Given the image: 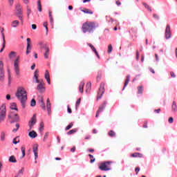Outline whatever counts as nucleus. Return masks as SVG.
Here are the masks:
<instances>
[{"instance_id": "obj_1", "label": "nucleus", "mask_w": 177, "mask_h": 177, "mask_svg": "<svg viewBox=\"0 0 177 177\" xmlns=\"http://www.w3.org/2000/svg\"><path fill=\"white\" fill-rule=\"evenodd\" d=\"M15 96L19 102H21L23 109H26V102H27V91L24 88L19 87L18 88Z\"/></svg>"}, {"instance_id": "obj_2", "label": "nucleus", "mask_w": 177, "mask_h": 177, "mask_svg": "<svg viewBox=\"0 0 177 177\" xmlns=\"http://www.w3.org/2000/svg\"><path fill=\"white\" fill-rule=\"evenodd\" d=\"M113 162L106 161L100 163L99 169L100 171H110L111 169V167L110 166Z\"/></svg>"}, {"instance_id": "obj_3", "label": "nucleus", "mask_w": 177, "mask_h": 177, "mask_svg": "<svg viewBox=\"0 0 177 177\" xmlns=\"http://www.w3.org/2000/svg\"><path fill=\"white\" fill-rule=\"evenodd\" d=\"M6 118V104H3L0 106V124L2 121H5Z\"/></svg>"}, {"instance_id": "obj_4", "label": "nucleus", "mask_w": 177, "mask_h": 177, "mask_svg": "<svg viewBox=\"0 0 177 177\" xmlns=\"http://www.w3.org/2000/svg\"><path fill=\"white\" fill-rule=\"evenodd\" d=\"M8 120H11V121H10V124L19 122V121H20V118L17 113H13L11 112L10 114H8Z\"/></svg>"}, {"instance_id": "obj_5", "label": "nucleus", "mask_w": 177, "mask_h": 177, "mask_svg": "<svg viewBox=\"0 0 177 177\" xmlns=\"http://www.w3.org/2000/svg\"><path fill=\"white\" fill-rule=\"evenodd\" d=\"M38 85L37 86V91L39 92L40 93H43V92H45V82H44V80L40 79L39 82H36Z\"/></svg>"}, {"instance_id": "obj_6", "label": "nucleus", "mask_w": 177, "mask_h": 177, "mask_svg": "<svg viewBox=\"0 0 177 177\" xmlns=\"http://www.w3.org/2000/svg\"><path fill=\"white\" fill-rule=\"evenodd\" d=\"M104 93V83H101L97 93V100L102 99V96Z\"/></svg>"}, {"instance_id": "obj_7", "label": "nucleus", "mask_w": 177, "mask_h": 177, "mask_svg": "<svg viewBox=\"0 0 177 177\" xmlns=\"http://www.w3.org/2000/svg\"><path fill=\"white\" fill-rule=\"evenodd\" d=\"M19 60H20V57H17V58L14 62V69H15L16 75H19L20 74V69L19 68Z\"/></svg>"}, {"instance_id": "obj_8", "label": "nucleus", "mask_w": 177, "mask_h": 177, "mask_svg": "<svg viewBox=\"0 0 177 177\" xmlns=\"http://www.w3.org/2000/svg\"><path fill=\"white\" fill-rule=\"evenodd\" d=\"M5 80V71H3V62L0 61V81L3 82Z\"/></svg>"}, {"instance_id": "obj_9", "label": "nucleus", "mask_w": 177, "mask_h": 177, "mask_svg": "<svg viewBox=\"0 0 177 177\" xmlns=\"http://www.w3.org/2000/svg\"><path fill=\"white\" fill-rule=\"evenodd\" d=\"M16 10L17 17L19 19V20H21V21H23V17L21 16V15H23V12L21 6L20 4L17 5Z\"/></svg>"}, {"instance_id": "obj_10", "label": "nucleus", "mask_w": 177, "mask_h": 177, "mask_svg": "<svg viewBox=\"0 0 177 177\" xmlns=\"http://www.w3.org/2000/svg\"><path fill=\"white\" fill-rule=\"evenodd\" d=\"M165 37L166 39H169L171 37H172V32H171V26L169 25H167L165 32Z\"/></svg>"}, {"instance_id": "obj_11", "label": "nucleus", "mask_w": 177, "mask_h": 177, "mask_svg": "<svg viewBox=\"0 0 177 177\" xmlns=\"http://www.w3.org/2000/svg\"><path fill=\"white\" fill-rule=\"evenodd\" d=\"M37 124V116L35 115H33L30 121L29 122V129L31 131L32 129V127Z\"/></svg>"}, {"instance_id": "obj_12", "label": "nucleus", "mask_w": 177, "mask_h": 177, "mask_svg": "<svg viewBox=\"0 0 177 177\" xmlns=\"http://www.w3.org/2000/svg\"><path fill=\"white\" fill-rule=\"evenodd\" d=\"M107 104V102H104V103L102 104H101L99 107L98 111H97V113L95 115L96 118H97L99 117V114H100V113H102V111H103V110H104V109H106V105Z\"/></svg>"}, {"instance_id": "obj_13", "label": "nucleus", "mask_w": 177, "mask_h": 177, "mask_svg": "<svg viewBox=\"0 0 177 177\" xmlns=\"http://www.w3.org/2000/svg\"><path fill=\"white\" fill-rule=\"evenodd\" d=\"M99 27V24L95 22H90L89 23V32H93L96 28Z\"/></svg>"}, {"instance_id": "obj_14", "label": "nucleus", "mask_w": 177, "mask_h": 177, "mask_svg": "<svg viewBox=\"0 0 177 177\" xmlns=\"http://www.w3.org/2000/svg\"><path fill=\"white\" fill-rule=\"evenodd\" d=\"M27 41V47H26V55H28V53H30V50H31L32 48H31V39L30 38H27L26 39Z\"/></svg>"}, {"instance_id": "obj_15", "label": "nucleus", "mask_w": 177, "mask_h": 177, "mask_svg": "<svg viewBox=\"0 0 177 177\" xmlns=\"http://www.w3.org/2000/svg\"><path fill=\"white\" fill-rule=\"evenodd\" d=\"M46 107L48 114V115H50V113H52V104H50V100H49V98L47 99Z\"/></svg>"}, {"instance_id": "obj_16", "label": "nucleus", "mask_w": 177, "mask_h": 177, "mask_svg": "<svg viewBox=\"0 0 177 177\" xmlns=\"http://www.w3.org/2000/svg\"><path fill=\"white\" fill-rule=\"evenodd\" d=\"M39 104L41 107L42 110H46V106H45V102H44V97H40L39 98Z\"/></svg>"}, {"instance_id": "obj_17", "label": "nucleus", "mask_w": 177, "mask_h": 177, "mask_svg": "<svg viewBox=\"0 0 177 177\" xmlns=\"http://www.w3.org/2000/svg\"><path fill=\"white\" fill-rule=\"evenodd\" d=\"M82 30L84 33L88 32V31H89V22H86L83 24Z\"/></svg>"}, {"instance_id": "obj_18", "label": "nucleus", "mask_w": 177, "mask_h": 177, "mask_svg": "<svg viewBox=\"0 0 177 177\" xmlns=\"http://www.w3.org/2000/svg\"><path fill=\"white\" fill-rule=\"evenodd\" d=\"M33 153L35 154V160H37L38 158V145L33 146Z\"/></svg>"}, {"instance_id": "obj_19", "label": "nucleus", "mask_w": 177, "mask_h": 177, "mask_svg": "<svg viewBox=\"0 0 177 177\" xmlns=\"http://www.w3.org/2000/svg\"><path fill=\"white\" fill-rule=\"evenodd\" d=\"M44 77L48 85H50V75H49V71L48 70L46 71Z\"/></svg>"}, {"instance_id": "obj_20", "label": "nucleus", "mask_w": 177, "mask_h": 177, "mask_svg": "<svg viewBox=\"0 0 177 177\" xmlns=\"http://www.w3.org/2000/svg\"><path fill=\"white\" fill-rule=\"evenodd\" d=\"M42 48H44L46 50L44 53V58L48 59L49 58V47H48V46H44Z\"/></svg>"}, {"instance_id": "obj_21", "label": "nucleus", "mask_w": 177, "mask_h": 177, "mask_svg": "<svg viewBox=\"0 0 177 177\" xmlns=\"http://www.w3.org/2000/svg\"><path fill=\"white\" fill-rule=\"evenodd\" d=\"M28 136L31 138L32 139H35L37 136H38V134H37V132L35 131L32 130V131L29 132Z\"/></svg>"}, {"instance_id": "obj_22", "label": "nucleus", "mask_w": 177, "mask_h": 177, "mask_svg": "<svg viewBox=\"0 0 177 177\" xmlns=\"http://www.w3.org/2000/svg\"><path fill=\"white\" fill-rule=\"evenodd\" d=\"M3 37V46L1 49L0 50V53H2L3 52V49H5V47L6 46V40H5V35L2 34Z\"/></svg>"}, {"instance_id": "obj_23", "label": "nucleus", "mask_w": 177, "mask_h": 177, "mask_svg": "<svg viewBox=\"0 0 177 177\" xmlns=\"http://www.w3.org/2000/svg\"><path fill=\"white\" fill-rule=\"evenodd\" d=\"M89 46L91 49H92L93 52H94L95 55H96L97 57H98V59H100V55H99V53H97V50H96L95 46H93V45L92 44H89Z\"/></svg>"}, {"instance_id": "obj_24", "label": "nucleus", "mask_w": 177, "mask_h": 177, "mask_svg": "<svg viewBox=\"0 0 177 177\" xmlns=\"http://www.w3.org/2000/svg\"><path fill=\"white\" fill-rule=\"evenodd\" d=\"M39 71L38 69H36V71L34 73V78H35V82H39V80H38V77H39Z\"/></svg>"}, {"instance_id": "obj_25", "label": "nucleus", "mask_w": 177, "mask_h": 177, "mask_svg": "<svg viewBox=\"0 0 177 177\" xmlns=\"http://www.w3.org/2000/svg\"><path fill=\"white\" fill-rule=\"evenodd\" d=\"M130 78H131V76L129 75H128L127 76L126 80L124 82V86L122 88V91H124V89H125V88L127 87V85H128V84H129Z\"/></svg>"}, {"instance_id": "obj_26", "label": "nucleus", "mask_w": 177, "mask_h": 177, "mask_svg": "<svg viewBox=\"0 0 177 177\" xmlns=\"http://www.w3.org/2000/svg\"><path fill=\"white\" fill-rule=\"evenodd\" d=\"M10 109L11 110H16V111H19V109H17V104L15 102H12L10 104Z\"/></svg>"}, {"instance_id": "obj_27", "label": "nucleus", "mask_w": 177, "mask_h": 177, "mask_svg": "<svg viewBox=\"0 0 177 177\" xmlns=\"http://www.w3.org/2000/svg\"><path fill=\"white\" fill-rule=\"evenodd\" d=\"M19 24H20V22H19V21L17 20H15L12 22L11 27H12L13 28H16V27H17Z\"/></svg>"}, {"instance_id": "obj_28", "label": "nucleus", "mask_w": 177, "mask_h": 177, "mask_svg": "<svg viewBox=\"0 0 177 177\" xmlns=\"http://www.w3.org/2000/svg\"><path fill=\"white\" fill-rule=\"evenodd\" d=\"M8 161L10 162H17V160H16L15 156H10Z\"/></svg>"}, {"instance_id": "obj_29", "label": "nucleus", "mask_w": 177, "mask_h": 177, "mask_svg": "<svg viewBox=\"0 0 177 177\" xmlns=\"http://www.w3.org/2000/svg\"><path fill=\"white\" fill-rule=\"evenodd\" d=\"M84 83L82 82L79 86V91L81 93L84 92Z\"/></svg>"}, {"instance_id": "obj_30", "label": "nucleus", "mask_w": 177, "mask_h": 177, "mask_svg": "<svg viewBox=\"0 0 177 177\" xmlns=\"http://www.w3.org/2000/svg\"><path fill=\"white\" fill-rule=\"evenodd\" d=\"M171 109H172V111L175 113V111H176V109H177V106H176V102L174 101L173 102V104L171 105Z\"/></svg>"}, {"instance_id": "obj_31", "label": "nucleus", "mask_w": 177, "mask_h": 177, "mask_svg": "<svg viewBox=\"0 0 177 177\" xmlns=\"http://www.w3.org/2000/svg\"><path fill=\"white\" fill-rule=\"evenodd\" d=\"M37 8L39 12H42V6L41 5V0L37 1Z\"/></svg>"}, {"instance_id": "obj_32", "label": "nucleus", "mask_w": 177, "mask_h": 177, "mask_svg": "<svg viewBox=\"0 0 177 177\" xmlns=\"http://www.w3.org/2000/svg\"><path fill=\"white\" fill-rule=\"evenodd\" d=\"M21 150L22 151V157L21 158H24V157H26V148L24 147H21Z\"/></svg>"}, {"instance_id": "obj_33", "label": "nucleus", "mask_w": 177, "mask_h": 177, "mask_svg": "<svg viewBox=\"0 0 177 177\" xmlns=\"http://www.w3.org/2000/svg\"><path fill=\"white\" fill-rule=\"evenodd\" d=\"M108 135H109V136H111V138H114V136H115V132H114V131H113V130H111L108 133Z\"/></svg>"}, {"instance_id": "obj_34", "label": "nucleus", "mask_w": 177, "mask_h": 177, "mask_svg": "<svg viewBox=\"0 0 177 177\" xmlns=\"http://www.w3.org/2000/svg\"><path fill=\"white\" fill-rule=\"evenodd\" d=\"M142 4H143V6H145V8L147 9V10H149V12H151V8L150 7V6H149V4L146 3H143Z\"/></svg>"}, {"instance_id": "obj_35", "label": "nucleus", "mask_w": 177, "mask_h": 177, "mask_svg": "<svg viewBox=\"0 0 177 177\" xmlns=\"http://www.w3.org/2000/svg\"><path fill=\"white\" fill-rule=\"evenodd\" d=\"M15 128H16V129H14L12 130V132H14L15 133V132H17V131H19V128H20V124L16 123V124H15Z\"/></svg>"}, {"instance_id": "obj_36", "label": "nucleus", "mask_w": 177, "mask_h": 177, "mask_svg": "<svg viewBox=\"0 0 177 177\" xmlns=\"http://www.w3.org/2000/svg\"><path fill=\"white\" fill-rule=\"evenodd\" d=\"M138 93L139 95H142V93H143V86H138Z\"/></svg>"}, {"instance_id": "obj_37", "label": "nucleus", "mask_w": 177, "mask_h": 177, "mask_svg": "<svg viewBox=\"0 0 177 177\" xmlns=\"http://www.w3.org/2000/svg\"><path fill=\"white\" fill-rule=\"evenodd\" d=\"M131 157H134V158L142 157V154L139 153H134L131 154Z\"/></svg>"}, {"instance_id": "obj_38", "label": "nucleus", "mask_w": 177, "mask_h": 177, "mask_svg": "<svg viewBox=\"0 0 177 177\" xmlns=\"http://www.w3.org/2000/svg\"><path fill=\"white\" fill-rule=\"evenodd\" d=\"M80 10H81V12H83V13H89V10L86 8H80Z\"/></svg>"}, {"instance_id": "obj_39", "label": "nucleus", "mask_w": 177, "mask_h": 177, "mask_svg": "<svg viewBox=\"0 0 177 177\" xmlns=\"http://www.w3.org/2000/svg\"><path fill=\"white\" fill-rule=\"evenodd\" d=\"M16 56V53L15 51H12L9 55L8 57H10V59H12V57H15Z\"/></svg>"}, {"instance_id": "obj_40", "label": "nucleus", "mask_w": 177, "mask_h": 177, "mask_svg": "<svg viewBox=\"0 0 177 177\" xmlns=\"http://www.w3.org/2000/svg\"><path fill=\"white\" fill-rule=\"evenodd\" d=\"M73 125H74L73 124V122H71L65 129V131H68L69 129H71V128H73Z\"/></svg>"}, {"instance_id": "obj_41", "label": "nucleus", "mask_w": 177, "mask_h": 177, "mask_svg": "<svg viewBox=\"0 0 177 177\" xmlns=\"http://www.w3.org/2000/svg\"><path fill=\"white\" fill-rule=\"evenodd\" d=\"M44 122H41L40 123V126H39V131L40 132H42V131H44Z\"/></svg>"}, {"instance_id": "obj_42", "label": "nucleus", "mask_w": 177, "mask_h": 177, "mask_svg": "<svg viewBox=\"0 0 177 177\" xmlns=\"http://www.w3.org/2000/svg\"><path fill=\"white\" fill-rule=\"evenodd\" d=\"M36 104H37V102L35 101V99H32V100H31V102H30V106H31L32 107H34V106H35Z\"/></svg>"}, {"instance_id": "obj_43", "label": "nucleus", "mask_w": 177, "mask_h": 177, "mask_svg": "<svg viewBox=\"0 0 177 177\" xmlns=\"http://www.w3.org/2000/svg\"><path fill=\"white\" fill-rule=\"evenodd\" d=\"M43 26H44V27H45V28L46 30V35H48V32L49 31V30L48 29V22H44Z\"/></svg>"}, {"instance_id": "obj_44", "label": "nucleus", "mask_w": 177, "mask_h": 177, "mask_svg": "<svg viewBox=\"0 0 177 177\" xmlns=\"http://www.w3.org/2000/svg\"><path fill=\"white\" fill-rule=\"evenodd\" d=\"M80 104H81V98H79L76 102V110L80 106Z\"/></svg>"}, {"instance_id": "obj_45", "label": "nucleus", "mask_w": 177, "mask_h": 177, "mask_svg": "<svg viewBox=\"0 0 177 177\" xmlns=\"http://www.w3.org/2000/svg\"><path fill=\"white\" fill-rule=\"evenodd\" d=\"M75 132H77V129H72L67 133V135H73V133H75Z\"/></svg>"}, {"instance_id": "obj_46", "label": "nucleus", "mask_w": 177, "mask_h": 177, "mask_svg": "<svg viewBox=\"0 0 177 177\" xmlns=\"http://www.w3.org/2000/svg\"><path fill=\"white\" fill-rule=\"evenodd\" d=\"M18 138L16 137L15 138H14L13 141H12V143H14V145H17L19 143V142H20V140L18 139Z\"/></svg>"}, {"instance_id": "obj_47", "label": "nucleus", "mask_w": 177, "mask_h": 177, "mask_svg": "<svg viewBox=\"0 0 177 177\" xmlns=\"http://www.w3.org/2000/svg\"><path fill=\"white\" fill-rule=\"evenodd\" d=\"M112 51H113V46H111V44H110L108 46V53H111Z\"/></svg>"}, {"instance_id": "obj_48", "label": "nucleus", "mask_w": 177, "mask_h": 177, "mask_svg": "<svg viewBox=\"0 0 177 177\" xmlns=\"http://www.w3.org/2000/svg\"><path fill=\"white\" fill-rule=\"evenodd\" d=\"M89 158H91L90 160V162L93 163V162H95V158H93V155H89Z\"/></svg>"}, {"instance_id": "obj_49", "label": "nucleus", "mask_w": 177, "mask_h": 177, "mask_svg": "<svg viewBox=\"0 0 177 177\" xmlns=\"http://www.w3.org/2000/svg\"><path fill=\"white\" fill-rule=\"evenodd\" d=\"M5 140V133L2 132L1 135V141L3 142Z\"/></svg>"}, {"instance_id": "obj_50", "label": "nucleus", "mask_w": 177, "mask_h": 177, "mask_svg": "<svg viewBox=\"0 0 177 177\" xmlns=\"http://www.w3.org/2000/svg\"><path fill=\"white\" fill-rule=\"evenodd\" d=\"M48 136H49V132H46L44 135V142H45V140H46V139H48Z\"/></svg>"}, {"instance_id": "obj_51", "label": "nucleus", "mask_w": 177, "mask_h": 177, "mask_svg": "<svg viewBox=\"0 0 177 177\" xmlns=\"http://www.w3.org/2000/svg\"><path fill=\"white\" fill-rule=\"evenodd\" d=\"M12 78L10 77V71L8 69V84H10Z\"/></svg>"}, {"instance_id": "obj_52", "label": "nucleus", "mask_w": 177, "mask_h": 177, "mask_svg": "<svg viewBox=\"0 0 177 177\" xmlns=\"http://www.w3.org/2000/svg\"><path fill=\"white\" fill-rule=\"evenodd\" d=\"M153 16L154 19H156V20H158L160 19V17L157 14H153Z\"/></svg>"}, {"instance_id": "obj_53", "label": "nucleus", "mask_w": 177, "mask_h": 177, "mask_svg": "<svg viewBox=\"0 0 177 177\" xmlns=\"http://www.w3.org/2000/svg\"><path fill=\"white\" fill-rule=\"evenodd\" d=\"M169 124H172V122H174V118H172V117H170L169 118Z\"/></svg>"}, {"instance_id": "obj_54", "label": "nucleus", "mask_w": 177, "mask_h": 177, "mask_svg": "<svg viewBox=\"0 0 177 177\" xmlns=\"http://www.w3.org/2000/svg\"><path fill=\"white\" fill-rule=\"evenodd\" d=\"M170 75L171 77H172V78H175V77H176V75H175V73L174 72H170Z\"/></svg>"}, {"instance_id": "obj_55", "label": "nucleus", "mask_w": 177, "mask_h": 177, "mask_svg": "<svg viewBox=\"0 0 177 177\" xmlns=\"http://www.w3.org/2000/svg\"><path fill=\"white\" fill-rule=\"evenodd\" d=\"M136 60H139V51L138 50L136 51Z\"/></svg>"}, {"instance_id": "obj_56", "label": "nucleus", "mask_w": 177, "mask_h": 177, "mask_svg": "<svg viewBox=\"0 0 177 177\" xmlns=\"http://www.w3.org/2000/svg\"><path fill=\"white\" fill-rule=\"evenodd\" d=\"M135 171H136V174L138 175V174L139 171H140V168L136 167V168L135 169Z\"/></svg>"}, {"instance_id": "obj_57", "label": "nucleus", "mask_w": 177, "mask_h": 177, "mask_svg": "<svg viewBox=\"0 0 177 177\" xmlns=\"http://www.w3.org/2000/svg\"><path fill=\"white\" fill-rule=\"evenodd\" d=\"M27 13H28V16H30V15L31 13V9L27 8Z\"/></svg>"}, {"instance_id": "obj_58", "label": "nucleus", "mask_w": 177, "mask_h": 177, "mask_svg": "<svg viewBox=\"0 0 177 177\" xmlns=\"http://www.w3.org/2000/svg\"><path fill=\"white\" fill-rule=\"evenodd\" d=\"M68 113H69V114H71V113H73V111H71V109L68 106Z\"/></svg>"}, {"instance_id": "obj_59", "label": "nucleus", "mask_w": 177, "mask_h": 177, "mask_svg": "<svg viewBox=\"0 0 177 177\" xmlns=\"http://www.w3.org/2000/svg\"><path fill=\"white\" fill-rule=\"evenodd\" d=\"M32 30H37V25L32 24Z\"/></svg>"}, {"instance_id": "obj_60", "label": "nucleus", "mask_w": 177, "mask_h": 177, "mask_svg": "<svg viewBox=\"0 0 177 177\" xmlns=\"http://www.w3.org/2000/svg\"><path fill=\"white\" fill-rule=\"evenodd\" d=\"M24 3H25L26 5H28V2L29 1L28 0H22Z\"/></svg>"}, {"instance_id": "obj_61", "label": "nucleus", "mask_w": 177, "mask_h": 177, "mask_svg": "<svg viewBox=\"0 0 177 177\" xmlns=\"http://www.w3.org/2000/svg\"><path fill=\"white\" fill-rule=\"evenodd\" d=\"M13 1L14 0H8V2L10 3V6H12V5H13Z\"/></svg>"}, {"instance_id": "obj_62", "label": "nucleus", "mask_w": 177, "mask_h": 177, "mask_svg": "<svg viewBox=\"0 0 177 177\" xmlns=\"http://www.w3.org/2000/svg\"><path fill=\"white\" fill-rule=\"evenodd\" d=\"M143 128H147V122H145Z\"/></svg>"}, {"instance_id": "obj_63", "label": "nucleus", "mask_w": 177, "mask_h": 177, "mask_svg": "<svg viewBox=\"0 0 177 177\" xmlns=\"http://www.w3.org/2000/svg\"><path fill=\"white\" fill-rule=\"evenodd\" d=\"M6 99H7V100H10V95L8 94L6 95Z\"/></svg>"}, {"instance_id": "obj_64", "label": "nucleus", "mask_w": 177, "mask_h": 177, "mask_svg": "<svg viewBox=\"0 0 177 177\" xmlns=\"http://www.w3.org/2000/svg\"><path fill=\"white\" fill-rule=\"evenodd\" d=\"M155 59L157 62H158V55L155 54Z\"/></svg>"}]
</instances>
